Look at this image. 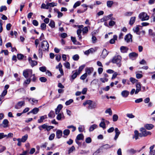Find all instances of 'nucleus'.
<instances>
[{
  "label": "nucleus",
  "mask_w": 155,
  "mask_h": 155,
  "mask_svg": "<svg viewBox=\"0 0 155 155\" xmlns=\"http://www.w3.org/2000/svg\"><path fill=\"white\" fill-rule=\"evenodd\" d=\"M122 58L120 55L115 56L112 59L111 62L113 63L116 64L119 67H120L121 65V61Z\"/></svg>",
  "instance_id": "nucleus-1"
},
{
  "label": "nucleus",
  "mask_w": 155,
  "mask_h": 155,
  "mask_svg": "<svg viewBox=\"0 0 155 155\" xmlns=\"http://www.w3.org/2000/svg\"><path fill=\"white\" fill-rule=\"evenodd\" d=\"M140 131L141 132V133H140V137H146L151 134V133L150 132L147 131L143 127L140 128Z\"/></svg>",
  "instance_id": "nucleus-2"
},
{
  "label": "nucleus",
  "mask_w": 155,
  "mask_h": 155,
  "mask_svg": "<svg viewBox=\"0 0 155 155\" xmlns=\"http://www.w3.org/2000/svg\"><path fill=\"white\" fill-rule=\"evenodd\" d=\"M138 17L142 21H144L148 20L150 17L146 12H142L139 14Z\"/></svg>",
  "instance_id": "nucleus-3"
},
{
  "label": "nucleus",
  "mask_w": 155,
  "mask_h": 155,
  "mask_svg": "<svg viewBox=\"0 0 155 155\" xmlns=\"http://www.w3.org/2000/svg\"><path fill=\"white\" fill-rule=\"evenodd\" d=\"M32 74V70L31 69H26L24 70L23 72V75L26 78H27L29 75L31 76Z\"/></svg>",
  "instance_id": "nucleus-4"
},
{
  "label": "nucleus",
  "mask_w": 155,
  "mask_h": 155,
  "mask_svg": "<svg viewBox=\"0 0 155 155\" xmlns=\"http://www.w3.org/2000/svg\"><path fill=\"white\" fill-rule=\"evenodd\" d=\"M41 47L43 51L48 50L49 48V44L48 42L45 41H43L41 43Z\"/></svg>",
  "instance_id": "nucleus-5"
},
{
  "label": "nucleus",
  "mask_w": 155,
  "mask_h": 155,
  "mask_svg": "<svg viewBox=\"0 0 155 155\" xmlns=\"http://www.w3.org/2000/svg\"><path fill=\"white\" fill-rule=\"evenodd\" d=\"M132 36L130 34L126 35L125 37V40L127 42H129L132 41Z\"/></svg>",
  "instance_id": "nucleus-6"
},
{
  "label": "nucleus",
  "mask_w": 155,
  "mask_h": 155,
  "mask_svg": "<svg viewBox=\"0 0 155 155\" xmlns=\"http://www.w3.org/2000/svg\"><path fill=\"white\" fill-rule=\"evenodd\" d=\"M155 147V145H153L151 146L149 148V155H155V150H153Z\"/></svg>",
  "instance_id": "nucleus-7"
},
{
  "label": "nucleus",
  "mask_w": 155,
  "mask_h": 155,
  "mask_svg": "<svg viewBox=\"0 0 155 155\" xmlns=\"http://www.w3.org/2000/svg\"><path fill=\"white\" fill-rule=\"evenodd\" d=\"M63 107V106L61 104H59L56 108L55 109V113L56 114L60 113L61 110Z\"/></svg>",
  "instance_id": "nucleus-8"
},
{
  "label": "nucleus",
  "mask_w": 155,
  "mask_h": 155,
  "mask_svg": "<svg viewBox=\"0 0 155 155\" xmlns=\"http://www.w3.org/2000/svg\"><path fill=\"white\" fill-rule=\"evenodd\" d=\"M57 115L56 118L58 120H61V119H64V118L63 113L62 112L58 114Z\"/></svg>",
  "instance_id": "nucleus-9"
},
{
  "label": "nucleus",
  "mask_w": 155,
  "mask_h": 155,
  "mask_svg": "<svg viewBox=\"0 0 155 155\" xmlns=\"http://www.w3.org/2000/svg\"><path fill=\"white\" fill-rule=\"evenodd\" d=\"M136 89L135 92V94H137L141 90V86L140 83H138L136 84Z\"/></svg>",
  "instance_id": "nucleus-10"
},
{
  "label": "nucleus",
  "mask_w": 155,
  "mask_h": 155,
  "mask_svg": "<svg viewBox=\"0 0 155 155\" xmlns=\"http://www.w3.org/2000/svg\"><path fill=\"white\" fill-rule=\"evenodd\" d=\"M72 75L71 76V79L72 80L75 79L77 77V75H79L80 74L78 72V70H76L75 71H73L72 72Z\"/></svg>",
  "instance_id": "nucleus-11"
},
{
  "label": "nucleus",
  "mask_w": 155,
  "mask_h": 155,
  "mask_svg": "<svg viewBox=\"0 0 155 155\" xmlns=\"http://www.w3.org/2000/svg\"><path fill=\"white\" fill-rule=\"evenodd\" d=\"M129 94V92L127 90H124L122 91L121 95L124 97H127Z\"/></svg>",
  "instance_id": "nucleus-12"
},
{
  "label": "nucleus",
  "mask_w": 155,
  "mask_h": 155,
  "mask_svg": "<svg viewBox=\"0 0 155 155\" xmlns=\"http://www.w3.org/2000/svg\"><path fill=\"white\" fill-rule=\"evenodd\" d=\"M39 109L37 107H35L32 109L31 111L27 113L28 114H29L30 113H33V114H37L39 111Z\"/></svg>",
  "instance_id": "nucleus-13"
},
{
  "label": "nucleus",
  "mask_w": 155,
  "mask_h": 155,
  "mask_svg": "<svg viewBox=\"0 0 155 155\" xmlns=\"http://www.w3.org/2000/svg\"><path fill=\"white\" fill-rule=\"evenodd\" d=\"M28 101L32 105L37 104L38 101V100L34 98H30L28 99Z\"/></svg>",
  "instance_id": "nucleus-14"
},
{
  "label": "nucleus",
  "mask_w": 155,
  "mask_h": 155,
  "mask_svg": "<svg viewBox=\"0 0 155 155\" xmlns=\"http://www.w3.org/2000/svg\"><path fill=\"white\" fill-rule=\"evenodd\" d=\"M115 135L114 137V139L115 140H116L118 138L120 132L117 128H115Z\"/></svg>",
  "instance_id": "nucleus-15"
},
{
  "label": "nucleus",
  "mask_w": 155,
  "mask_h": 155,
  "mask_svg": "<svg viewBox=\"0 0 155 155\" xmlns=\"http://www.w3.org/2000/svg\"><path fill=\"white\" fill-rule=\"evenodd\" d=\"M108 54V52H107V50L105 49H104L103 50L101 56L102 58H104L106 57Z\"/></svg>",
  "instance_id": "nucleus-16"
},
{
  "label": "nucleus",
  "mask_w": 155,
  "mask_h": 155,
  "mask_svg": "<svg viewBox=\"0 0 155 155\" xmlns=\"http://www.w3.org/2000/svg\"><path fill=\"white\" fill-rule=\"evenodd\" d=\"M144 127L147 129L150 130L153 128L154 125L151 124H146L144 125Z\"/></svg>",
  "instance_id": "nucleus-17"
},
{
  "label": "nucleus",
  "mask_w": 155,
  "mask_h": 155,
  "mask_svg": "<svg viewBox=\"0 0 155 155\" xmlns=\"http://www.w3.org/2000/svg\"><path fill=\"white\" fill-rule=\"evenodd\" d=\"M56 136L57 138L59 139L61 138L62 136V132L60 130H58L56 131Z\"/></svg>",
  "instance_id": "nucleus-18"
},
{
  "label": "nucleus",
  "mask_w": 155,
  "mask_h": 155,
  "mask_svg": "<svg viewBox=\"0 0 155 155\" xmlns=\"http://www.w3.org/2000/svg\"><path fill=\"white\" fill-rule=\"evenodd\" d=\"M70 131L69 129H67L64 130L63 131V134L64 136L63 137L66 138L67 137L69 134Z\"/></svg>",
  "instance_id": "nucleus-19"
},
{
  "label": "nucleus",
  "mask_w": 155,
  "mask_h": 155,
  "mask_svg": "<svg viewBox=\"0 0 155 155\" xmlns=\"http://www.w3.org/2000/svg\"><path fill=\"white\" fill-rule=\"evenodd\" d=\"M137 54L135 52H132L129 54V56L130 58L132 59L133 58H136L138 56Z\"/></svg>",
  "instance_id": "nucleus-20"
},
{
  "label": "nucleus",
  "mask_w": 155,
  "mask_h": 155,
  "mask_svg": "<svg viewBox=\"0 0 155 155\" xmlns=\"http://www.w3.org/2000/svg\"><path fill=\"white\" fill-rule=\"evenodd\" d=\"M95 51V50L93 48H91L89 49V50L85 51L84 52V53L85 54L88 55L91 53H93Z\"/></svg>",
  "instance_id": "nucleus-21"
},
{
  "label": "nucleus",
  "mask_w": 155,
  "mask_h": 155,
  "mask_svg": "<svg viewBox=\"0 0 155 155\" xmlns=\"http://www.w3.org/2000/svg\"><path fill=\"white\" fill-rule=\"evenodd\" d=\"M28 138V135L26 134L24 136L22 137L21 139H20V142H25L27 140Z\"/></svg>",
  "instance_id": "nucleus-22"
},
{
  "label": "nucleus",
  "mask_w": 155,
  "mask_h": 155,
  "mask_svg": "<svg viewBox=\"0 0 155 155\" xmlns=\"http://www.w3.org/2000/svg\"><path fill=\"white\" fill-rule=\"evenodd\" d=\"M127 47L125 46H122L120 48V50L121 52L123 53H126L128 50Z\"/></svg>",
  "instance_id": "nucleus-23"
},
{
  "label": "nucleus",
  "mask_w": 155,
  "mask_h": 155,
  "mask_svg": "<svg viewBox=\"0 0 155 155\" xmlns=\"http://www.w3.org/2000/svg\"><path fill=\"white\" fill-rule=\"evenodd\" d=\"M134 134L133 138H134L136 140H137L138 139V137H140V133L137 130H135L134 131Z\"/></svg>",
  "instance_id": "nucleus-24"
},
{
  "label": "nucleus",
  "mask_w": 155,
  "mask_h": 155,
  "mask_svg": "<svg viewBox=\"0 0 155 155\" xmlns=\"http://www.w3.org/2000/svg\"><path fill=\"white\" fill-rule=\"evenodd\" d=\"M140 26L137 25L134 27L133 29V31L134 32L136 33L137 35H140V33L139 32V27Z\"/></svg>",
  "instance_id": "nucleus-25"
},
{
  "label": "nucleus",
  "mask_w": 155,
  "mask_h": 155,
  "mask_svg": "<svg viewBox=\"0 0 155 155\" xmlns=\"http://www.w3.org/2000/svg\"><path fill=\"white\" fill-rule=\"evenodd\" d=\"M94 68L92 67L87 68L86 69V73L88 74H90L94 71Z\"/></svg>",
  "instance_id": "nucleus-26"
},
{
  "label": "nucleus",
  "mask_w": 155,
  "mask_h": 155,
  "mask_svg": "<svg viewBox=\"0 0 155 155\" xmlns=\"http://www.w3.org/2000/svg\"><path fill=\"white\" fill-rule=\"evenodd\" d=\"M7 91L6 90L3 91L1 95H0V101L4 98L5 96L7 94Z\"/></svg>",
  "instance_id": "nucleus-27"
},
{
  "label": "nucleus",
  "mask_w": 155,
  "mask_h": 155,
  "mask_svg": "<svg viewBox=\"0 0 155 155\" xmlns=\"http://www.w3.org/2000/svg\"><path fill=\"white\" fill-rule=\"evenodd\" d=\"M136 17H132L130 18L129 24L130 25H132L135 21Z\"/></svg>",
  "instance_id": "nucleus-28"
},
{
  "label": "nucleus",
  "mask_w": 155,
  "mask_h": 155,
  "mask_svg": "<svg viewBox=\"0 0 155 155\" xmlns=\"http://www.w3.org/2000/svg\"><path fill=\"white\" fill-rule=\"evenodd\" d=\"M47 117L46 115L42 116L41 117L40 119L38 120V123H41L43 122L44 120Z\"/></svg>",
  "instance_id": "nucleus-29"
},
{
  "label": "nucleus",
  "mask_w": 155,
  "mask_h": 155,
  "mask_svg": "<svg viewBox=\"0 0 155 155\" xmlns=\"http://www.w3.org/2000/svg\"><path fill=\"white\" fill-rule=\"evenodd\" d=\"M117 36L116 35H114L113 38L111 39L110 41V43L111 44H114L115 43V40H117Z\"/></svg>",
  "instance_id": "nucleus-30"
},
{
  "label": "nucleus",
  "mask_w": 155,
  "mask_h": 155,
  "mask_svg": "<svg viewBox=\"0 0 155 155\" xmlns=\"http://www.w3.org/2000/svg\"><path fill=\"white\" fill-rule=\"evenodd\" d=\"M84 136L82 134H80L77 135L76 137V139L79 140H83L84 139Z\"/></svg>",
  "instance_id": "nucleus-31"
},
{
  "label": "nucleus",
  "mask_w": 155,
  "mask_h": 155,
  "mask_svg": "<svg viewBox=\"0 0 155 155\" xmlns=\"http://www.w3.org/2000/svg\"><path fill=\"white\" fill-rule=\"evenodd\" d=\"M96 107L97 104L96 103H94L93 104L92 103L91 105H89L88 107V108L90 109H92L96 108Z\"/></svg>",
  "instance_id": "nucleus-32"
},
{
  "label": "nucleus",
  "mask_w": 155,
  "mask_h": 155,
  "mask_svg": "<svg viewBox=\"0 0 155 155\" xmlns=\"http://www.w3.org/2000/svg\"><path fill=\"white\" fill-rule=\"evenodd\" d=\"M114 4L112 1H108L107 2V6L108 8H111Z\"/></svg>",
  "instance_id": "nucleus-33"
},
{
  "label": "nucleus",
  "mask_w": 155,
  "mask_h": 155,
  "mask_svg": "<svg viewBox=\"0 0 155 155\" xmlns=\"http://www.w3.org/2000/svg\"><path fill=\"white\" fill-rule=\"evenodd\" d=\"M31 82V79L29 78L25 80L23 83V85L25 87L27 86V84H29Z\"/></svg>",
  "instance_id": "nucleus-34"
},
{
  "label": "nucleus",
  "mask_w": 155,
  "mask_h": 155,
  "mask_svg": "<svg viewBox=\"0 0 155 155\" xmlns=\"http://www.w3.org/2000/svg\"><path fill=\"white\" fill-rule=\"evenodd\" d=\"M97 126L95 124H93L91 125L89 128V130L90 131H92L94 129L97 128Z\"/></svg>",
  "instance_id": "nucleus-35"
},
{
  "label": "nucleus",
  "mask_w": 155,
  "mask_h": 155,
  "mask_svg": "<svg viewBox=\"0 0 155 155\" xmlns=\"http://www.w3.org/2000/svg\"><path fill=\"white\" fill-rule=\"evenodd\" d=\"M49 25L51 28H53L55 27V23L52 20H51Z\"/></svg>",
  "instance_id": "nucleus-36"
},
{
  "label": "nucleus",
  "mask_w": 155,
  "mask_h": 155,
  "mask_svg": "<svg viewBox=\"0 0 155 155\" xmlns=\"http://www.w3.org/2000/svg\"><path fill=\"white\" fill-rule=\"evenodd\" d=\"M78 28L80 29H78L77 31V35H81V33L82 30L80 28H82L83 27V25H78Z\"/></svg>",
  "instance_id": "nucleus-37"
},
{
  "label": "nucleus",
  "mask_w": 155,
  "mask_h": 155,
  "mask_svg": "<svg viewBox=\"0 0 155 155\" xmlns=\"http://www.w3.org/2000/svg\"><path fill=\"white\" fill-rule=\"evenodd\" d=\"M127 152L130 153L131 154H134L137 152L136 150H134V149L131 148L128 150Z\"/></svg>",
  "instance_id": "nucleus-38"
},
{
  "label": "nucleus",
  "mask_w": 155,
  "mask_h": 155,
  "mask_svg": "<svg viewBox=\"0 0 155 155\" xmlns=\"http://www.w3.org/2000/svg\"><path fill=\"white\" fill-rule=\"evenodd\" d=\"M74 150H75V148L74 146H73L69 149L68 150V154H70Z\"/></svg>",
  "instance_id": "nucleus-39"
},
{
  "label": "nucleus",
  "mask_w": 155,
  "mask_h": 155,
  "mask_svg": "<svg viewBox=\"0 0 155 155\" xmlns=\"http://www.w3.org/2000/svg\"><path fill=\"white\" fill-rule=\"evenodd\" d=\"M84 129V125H80L78 128L79 131L80 132H83Z\"/></svg>",
  "instance_id": "nucleus-40"
},
{
  "label": "nucleus",
  "mask_w": 155,
  "mask_h": 155,
  "mask_svg": "<svg viewBox=\"0 0 155 155\" xmlns=\"http://www.w3.org/2000/svg\"><path fill=\"white\" fill-rule=\"evenodd\" d=\"M67 128L68 129L71 128L72 129V131L73 132L76 129V127L73 125H70L67 127Z\"/></svg>",
  "instance_id": "nucleus-41"
},
{
  "label": "nucleus",
  "mask_w": 155,
  "mask_h": 155,
  "mask_svg": "<svg viewBox=\"0 0 155 155\" xmlns=\"http://www.w3.org/2000/svg\"><path fill=\"white\" fill-rule=\"evenodd\" d=\"M99 126L102 128L103 129H104L106 128L105 124L104 121H102L100 124Z\"/></svg>",
  "instance_id": "nucleus-42"
},
{
  "label": "nucleus",
  "mask_w": 155,
  "mask_h": 155,
  "mask_svg": "<svg viewBox=\"0 0 155 155\" xmlns=\"http://www.w3.org/2000/svg\"><path fill=\"white\" fill-rule=\"evenodd\" d=\"M29 63L30 64L31 66L32 67L37 64V62L35 61L32 60L30 61Z\"/></svg>",
  "instance_id": "nucleus-43"
},
{
  "label": "nucleus",
  "mask_w": 155,
  "mask_h": 155,
  "mask_svg": "<svg viewBox=\"0 0 155 155\" xmlns=\"http://www.w3.org/2000/svg\"><path fill=\"white\" fill-rule=\"evenodd\" d=\"M85 65L84 64L80 66L78 69V72L79 73V74H80L81 71H82V70L84 69V68L85 67Z\"/></svg>",
  "instance_id": "nucleus-44"
},
{
  "label": "nucleus",
  "mask_w": 155,
  "mask_h": 155,
  "mask_svg": "<svg viewBox=\"0 0 155 155\" xmlns=\"http://www.w3.org/2000/svg\"><path fill=\"white\" fill-rule=\"evenodd\" d=\"M48 116L49 117H54L55 116V114L54 112V111L52 110H51L50 113L48 114Z\"/></svg>",
  "instance_id": "nucleus-45"
},
{
  "label": "nucleus",
  "mask_w": 155,
  "mask_h": 155,
  "mask_svg": "<svg viewBox=\"0 0 155 155\" xmlns=\"http://www.w3.org/2000/svg\"><path fill=\"white\" fill-rule=\"evenodd\" d=\"M130 81L132 83H136L138 81V80L135 79V78L131 77L130 78Z\"/></svg>",
  "instance_id": "nucleus-46"
},
{
  "label": "nucleus",
  "mask_w": 155,
  "mask_h": 155,
  "mask_svg": "<svg viewBox=\"0 0 155 155\" xmlns=\"http://www.w3.org/2000/svg\"><path fill=\"white\" fill-rule=\"evenodd\" d=\"M113 145H112L111 146H110V145H109L108 144H106L103 146L102 147L104 149H107L113 147Z\"/></svg>",
  "instance_id": "nucleus-47"
},
{
  "label": "nucleus",
  "mask_w": 155,
  "mask_h": 155,
  "mask_svg": "<svg viewBox=\"0 0 155 155\" xmlns=\"http://www.w3.org/2000/svg\"><path fill=\"white\" fill-rule=\"evenodd\" d=\"M39 80L42 82H45L47 81V79L46 78L42 77L39 78Z\"/></svg>",
  "instance_id": "nucleus-48"
},
{
  "label": "nucleus",
  "mask_w": 155,
  "mask_h": 155,
  "mask_svg": "<svg viewBox=\"0 0 155 155\" xmlns=\"http://www.w3.org/2000/svg\"><path fill=\"white\" fill-rule=\"evenodd\" d=\"M73 102V99H71L69 100L66 101L65 103V104L66 105H68L70 104L71 103H72Z\"/></svg>",
  "instance_id": "nucleus-49"
},
{
  "label": "nucleus",
  "mask_w": 155,
  "mask_h": 155,
  "mask_svg": "<svg viewBox=\"0 0 155 155\" xmlns=\"http://www.w3.org/2000/svg\"><path fill=\"white\" fill-rule=\"evenodd\" d=\"M105 113H108L110 115H111L112 114V111L110 108L107 109L105 111Z\"/></svg>",
  "instance_id": "nucleus-50"
},
{
  "label": "nucleus",
  "mask_w": 155,
  "mask_h": 155,
  "mask_svg": "<svg viewBox=\"0 0 155 155\" xmlns=\"http://www.w3.org/2000/svg\"><path fill=\"white\" fill-rule=\"evenodd\" d=\"M113 14H110L107 16H104V17L105 18L106 21H107L109 19H110L111 17L112 16Z\"/></svg>",
  "instance_id": "nucleus-51"
},
{
  "label": "nucleus",
  "mask_w": 155,
  "mask_h": 155,
  "mask_svg": "<svg viewBox=\"0 0 155 155\" xmlns=\"http://www.w3.org/2000/svg\"><path fill=\"white\" fill-rule=\"evenodd\" d=\"M55 136V135L54 134L52 133V134H51L50 135L49 137V138H48L49 140H52L54 138Z\"/></svg>",
  "instance_id": "nucleus-52"
},
{
  "label": "nucleus",
  "mask_w": 155,
  "mask_h": 155,
  "mask_svg": "<svg viewBox=\"0 0 155 155\" xmlns=\"http://www.w3.org/2000/svg\"><path fill=\"white\" fill-rule=\"evenodd\" d=\"M23 60L25 61L26 60V56L23 54H20V60Z\"/></svg>",
  "instance_id": "nucleus-53"
},
{
  "label": "nucleus",
  "mask_w": 155,
  "mask_h": 155,
  "mask_svg": "<svg viewBox=\"0 0 155 155\" xmlns=\"http://www.w3.org/2000/svg\"><path fill=\"white\" fill-rule=\"evenodd\" d=\"M118 116L117 114H114L113 116V120L114 122L117 121L118 119Z\"/></svg>",
  "instance_id": "nucleus-54"
},
{
  "label": "nucleus",
  "mask_w": 155,
  "mask_h": 155,
  "mask_svg": "<svg viewBox=\"0 0 155 155\" xmlns=\"http://www.w3.org/2000/svg\"><path fill=\"white\" fill-rule=\"evenodd\" d=\"M81 4V2L80 1H77L74 5L73 8H75L79 6Z\"/></svg>",
  "instance_id": "nucleus-55"
},
{
  "label": "nucleus",
  "mask_w": 155,
  "mask_h": 155,
  "mask_svg": "<svg viewBox=\"0 0 155 155\" xmlns=\"http://www.w3.org/2000/svg\"><path fill=\"white\" fill-rule=\"evenodd\" d=\"M72 58L74 61H78L79 59V56L78 54H75L73 56Z\"/></svg>",
  "instance_id": "nucleus-56"
},
{
  "label": "nucleus",
  "mask_w": 155,
  "mask_h": 155,
  "mask_svg": "<svg viewBox=\"0 0 155 155\" xmlns=\"http://www.w3.org/2000/svg\"><path fill=\"white\" fill-rule=\"evenodd\" d=\"M149 35L151 36H155V33L153 32L152 30L150 29L149 30Z\"/></svg>",
  "instance_id": "nucleus-57"
},
{
  "label": "nucleus",
  "mask_w": 155,
  "mask_h": 155,
  "mask_svg": "<svg viewBox=\"0 0 155 155\" xmlns=\"http://www.w3.org/2000/svg\"><path fill=\"white\" fill-rule=\"evenodd\" d=\"M64 65L65 67L68 69H70V64L69 62H66L64 64Z\"/></svg>",
  "instance_id": "nucleus-58"
},
{
  "label": "nucleus",
  "mask_w": 155,
  "mask_h": 155,
  "mask_svg": "<svg viewBox=\"0 0 155 155\" xmlns=\"http://www.w3.org/2000/svg\"><path fill=\"white\" fill-rule=\"evenodd\" d=\"M46 25L44 23H42L41 25V29L42 30H44L46 29Z\"/></svg>",
  "instance_id": "nucleus-59"
},
{
  "label": "nucleus",
  "mask_w": 155,
  "mask_h": 155,
  "mask_svg": "<svg viewBox=\"0 0 155 155\" xmlns=\"http://www.w3.org/2000/svg\"><path fill=\"white\" fill-rule=\"evenodd\" d=\"M88 31V29L87 27H85L83 28L82 32L83 34L87 33Z\"/></svg>",
  "instance_id": "nucleus-60"
},
{
  "label": "nucleus",
  "mask_w": 155,
  "mask_h": 155,
  "mask_svg": "<svg viewBox=\"0 0 155 155\" xmlns=\"http://www.w3.org/2000/svg\"><path fill=\"white\" fill-rule=\"evenodd\" d=\"M87 76V74L86 73H85L81 77L80 79L82 80H84Z\"/></svg>",
  "instance_id": "nucleus-61"
},
{
  "label": "nucleus",
  "mask_w": 155,
  "mask_h": 155,
  "mask_svg": "<svg viewBox=\"0 0 155 155\" xmlns=\"http://www.w3.org/2000/svg\"><path fill=\"white\" fill-rule=\"evenodd\" d=\"M92 140L91 137H88L85 140V142L87 143H90L91 142Z\"/></svg>",
  "instance_id": "nucleus-62"
},
{
  "label": "nucleus",
  "mask_w": 155,
  "mask_h": 155,
  "mask_svg": "<svg viewBox=\"0 0 155 155\" xmlns=\"http://www.w3.org/2000/svg\"><path fill=\"white\" fill-rule=\"evenodd\" d=\"M32 77V78H31V80L33 82H35L36 81V78L35 76V74H32L31 76L30 77L31 78Z\"/></svg>",
  "instance_id": "nucleus-63"
},
{
  "label": "nucleus",
  "mask_w": 155,
  "mask_h": 155,
  "mask_svg": "<svg viewBox=\"0 0 155 155\" xmlns=\"http://www.w3.org/2000/svg\"><path fill=\"white\" fill-rule=\"evenodd\" d=\"M115 24V22L112 20L110 21L109 23V25L110 26H113Z\"/></svg>",
  "instance_id": "nucleus-64"
}]
</instances>
